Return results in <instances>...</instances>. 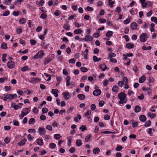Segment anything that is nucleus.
Returning <instances> with one entry per match:
<instances>
[{"instance_id": "1", "label": "nucleus", "mask_w": 157, "mask_h": 157, "mask_svg": "<svg viewBox=\"0 0 157 157\" xmlns=\"http://www.w3.org/2000/svg\"><path fill=\"white\" fill-rule=\"evenodd\" d=\"M44 54L43 51L42 50H40L34 57V59H37L39 58H42L44 56Z\"/></svg>"}, {"instance_id": "2", "label": "nucleus", "mask_w": 157, "mask_h": 157, "mask_svg": "<svg viewBox=\"0 0 157 157\" xmlns=\"http://www.w3.org/2000/svg\"><path fill=\"white\" fill-rule=\"evenodd\" d=\"M148 38V35L146 33H143L140 36V41L141 42H145Z\"/></svg>"}, {"instance_id": "3", "label": "nucleus", "mask_w": 157, "mask_h": 157, "mask_svg": "<svg viewBox=\"0 0 157 157\" xmlns=\"http://www.w3.org/2000/svg\"><path fill=\"white\" fill-rule=\"evenodd\" d=\"M30 112V110L29 108H25L23 109V110L21 112V116L23 117L25 116L28 114Z\"/></svg>"}, {"instance_id": "4", "label": "nucleus", "mask_w": 157, "mask_h": 157, "mask_svg": "<svg viewBox=\"0 0 157 157\" xmlns=\"http://www.w3.org/2000/svg\"><path fill=\"white\" fill-rule=\"evenodd\" d=\"M15 65V63L13 61H9L8 62L7 64V66L9 68H13Z\"/></svg>"}, {"instance_id": "5", "label": "nucleus", "mask_w": 157, "mask_h": 157, "mask_svg": "<svg viewBox=\"0 0 157 157\" xmlns=\"http://www.w3.org/2000/svg\"><path fill=\"white\" fill-rule=\"evenodd\" d=\"M122 80L124 81V89H128L129 88V86H128V78L126 77H123Z\"/></svg>"}, {"instance_id": "6", "label": "nucleus", "mask_w": 157, "mask_h": 157, "mask_svg": "<svg viewBox=\"0 0 157 157\" xmlns=\"http://www.w3.org/2000/svg\"><path fill=\"white\" fill-rule=\"evenodd\" d=\"M85 39V40L86 41H90L93 39V38L92 36L90 35H87L85 36L84 39L82 40Z\"/></svg>"}, {"instance_id": "7", "label": "nucleus", "mask_w": 157, "mask_h": 157, "mask_svg": "<svg viewBox=\"0 0 157 157\" xmlns=\"http://www.w3.org/2000/svg\"><path fill=\"white\" fill-rule=\"evenodd\" d=\"M101 93V91L100 89H97L94 91L93 93V95L95 96L100 95Z\"/></svg>"}, {"instance_id": "8", "label": "nucleus", "mask_w": 157, "mask_h": 157, "mask_svg": "<svg viewBox=\"0 0 157 157\" xmlns=\"http://www.w3.org/2000/svg\"><path fill=\"white\" fill-rule=\"evenodd\" d=\"M52 93L56 97H57L58 96V93H59V91L56 89H53L52 90Z\"/></svg>"}, {"instance_id": "9", "label": "nucleus", "mask_w": 157, "mask_h": 157, "mask_svg": "<svg viewBox=\"0 0 157 157\" xmlns=\"http://www.w3.org/2000/svg\"><path fill=\"white\" fill-rule=\"evenodd\" d=\"M123 56L125 61H128V62L126 63V65L128 66L131 63V60L127 57V56L126 54L123 55Z\"/></svg>"}, {"instance_id": "10", "label": "nucleus", "mask_w": 157, "mask_h": 157, "mask_svg": "<svg viewBox=\"0 0 157 157\" xmlns=\"http://www.w3.org/2000/svg\"><path fill=\"white\" fill-rule=\"evenodd\" d=\"M38 131L40 135H44L46 133V131L44 128H39L38 129Z\"/></svg>"}, {"instance_id": "11", "label": "nucleus", "mask_w": 157, "mask_h": 157, "mask_svg": "<svg viewBox=\"0 0 157 157\" xmlns=\"http://www.w3.org/2000/svg\"><path fill=\"white\" fill-rule=\"evenodd\" d=\"M118 97L120 99H124V98H126V95L124 93L121 92L118 94Z\"/></svg>"}, {"instance_id": "12", "label": "nucleus", "mask_w": 157, "mask_h": 157, "mask_svg": "<svg viewBox=\"0 0 157 157\" xmlns=\"http://www.w3.org/2000/svg\"><path fill=\"white\" fill-rule=\"evenodd\" d=\"M130 27L132 30H135L137 28V24L135 22H133L131 24Z\"/></svg>"}, {"instance_id": "13", "label": "nucleus", "mask_w": 157, "mask_h": 157, "mask_svg": "<svg viewBox=\"0 0 157 157\" xmlns=\"http://www.w3.org/2000/svg\"><path fill=\"white\" fill-rule=\"evenodd\" d=\"M26 141V139H24L18 143V145L19 146H22L25 144Z\"/></svg>"}, {"instance_id": "14", "label": "nucleus", "mask_w": 157, "mask_h": 157, "mask_svg": "<svg viewBox=\"0 0 157 157\" xmlns=\"http://www.w3.org/2000/svg\"><path fill=\"white\" fill-rule=\"evenodd\" d=\"M139 119L141 121L144 122L146 121V117L145 116L142 115L140 116Z\"/></svg>"}, {"instance_id": "15", "label": "nucleus", "mask_w": 157, "mask_h": 157, "mask_svg": "<svg viewBox=\"0 0 157 157\" xmlns=\"http://www.w3.org/2000/svg\"><path fill=\"white\" fill-rule=\"evenodd\" d=\"M146 79V77L144 75H143L139 79V82L140 83H143L145 81Z\"/></svg>"}, {"instance_id": "16", "label": "nucleus", "mask_w": 157, "mask_h": 157, "mask_svg": "<svg viewBox=\"0 0 157 157\" xmlns=\"http://www.w3.org/2000/svg\"><path fill=\"white\" fill-rule=\"evenodd\" d=\"M63 94L64 98L66 100L68 99L70 97L69 93L68 92H64L63 93Z\"/></svg>"}, {"instance_id": "17", "label": "nucleus", "mask_w": 157, "mask_h": 157, "mask_svg": "<svg viewBox=\"0 0 157 157\" xmlns=\"http://www.w3.org/2000/svg\"><path fill=\"white\" fill-rule=\"evenodd\" d=\"M66 79V85L67 86H69L70 85L71 78L69 76H67Z\"/></svg>"}, {"instance_id": "18", "label": "nucleus", "mask_w": 157, "mask_h": 157, "mask_svg": "<svg viewBox=\"0 0 157 157\" xmlns=\"http://www.w3.org/2000/svg\"><path fill=\"white\" fill-rule=\"evenodd\" d=\"M88 53V50H85V51L84 52H82V54H84V58L87 59H88L87 55Z\"/></svg>"}, {"instance_id": "19", "label": "nucleus", "mask_w": 157, "mask_h": 157, "mask_svg": "<svg viewBox=\"0 0 157 157\" xmlns=\"http://www.w3.org/2000/svg\"><path fill=\"white\" fill-rule=\"evenodd\" d=\"M52 61V59L50 57H47L45 59V60L44 61V65H46L47 64L49 63Z\"/></svg>"}, {"instance_id": "20", "label": "nucleus", "mask_w": 157, "mask_h": 157, "mask_svg": "<svg viewBox=\"0 0 157 157\" xmlns=\"http://www.w3.org/2000/svg\"><path fill=\"white\" fill-rule=\"evenodd\" d=\"M126 48L128 49L132 48L134 47L133 44L131 43H128L126 45Z\"/></svg>"}, {"instance_id": "21", "label": "nucleus", "mask_w": 157, "mask_h": 157, "mask_svg": "<svg viewBox=\"0 0 157 157\" xmlns=\"http://www.w3.org/2000/svg\"><path fill=\"white\" fill-rule=\"evenodd\" d=\"M100 152V149L97 147L95 148L93 150V153L95 154H98Z\"/></svg>"}, {"instance_id": "22", "label": "nucleus", "mask_w": 157, "mask_h": 157, "mask_svg": "<svg viewBox=\"0 0 157 157\" xmlns=\"http://www.w3.org/2000/svg\"><path fill=\"white\" fill-rule=\"evenodd\" d=\"M37 144L40 146H42L43 145V141L42 139H38L36 140Z\"/></svg>"}, {"instance_id": "23", "label": "nucleus", "mask_w": 157, "mask_h": 157, "mask_svg": "<svg viewBox=\"0 0 157 157\" xmlns=\"http://www.w3.org/2000/svg\"><path fill=\"white\" fill-rule=\"evenodd\" d=\"M147 115L148 117H150L151 119L155 117L156 116L155 113L151 114V113L150 112L147 113Z\"/></svg>"}, {"instance_id": "24", "label": "nucleus", "mask_w": 157, "mask_h": 157, "mask_svg": "<svg viewBox=\"0 0 157 157\" xmlns=\"http://www.w3.org/2000/svg\"><path fill=\"white\" fill-rule=\"evenodd\" d=\"M83 32L80 29H77L74 30V33L76 34H81Z\"/></svg>"}, {"instance_id": "25", "label": "nucleus", "mask_w": 157, "mask_h": 157, "mask_svg": "<svg viewBox=\"0 0 157 157\" xmlns=\"http://www.w3.org/2000/svg\"><path fill=\"white\" fill-rule=\"evenodd\" d=\"M82 143L81 140H77L76 142V145L78 147H79L82 145Z\"/></svg>"}, {"instance_id": "26", "label": "nucleus", "mask_w": 157, "mask_h": 157, "mask_svg": "<svg viewBox=\"0 0 157 157\" xmlns=\"http://www.w3.org/2000/svg\"><path fill=\"white\" fill-rule=\"evenodd\" d=\"M78 98L81 100H83L85 98V95L82 94H80L78 95Z\"/></svg>"}, {"instance_id": "27", "label": "nucleus", "mask_w": 157, "mask_h": 157, "mask_svg": "<svg viewBox=\"0 0 157 157\" xmlns=\"http://www.w3.org/2000/svg\"><path fill=\"white\" fill-rule=\"evenodd\" d=\"M141 110V107L139 105H136L135 108V111L136 113H138Z\"/></svg>"}, {"instance_id": "28", "label": "nucleus", "mask_w": 157, "mask_h": 157, "mask_svg": "<svg viewBox=\"0 0 157 157\" xmlns=\"http://www.w3.org/2000/svg\"><path fill=\"white\" fill-rule=\"evenodd\" d=\"M151 121L149 120L147 121L145 123L144 126L145 127H148L151 126Z\"/></svg>"}, {"instance_id": "29", "label": "nucleus", "mask_w": 157, "mask_h": 157, "mask_svg": "<svg viewBox=\"0 0 157 157\" xmlns=\"http://www.w3.org/2000/svg\"><path fill=\"white\" fill-rule=\"evenodd\" d=\"M26 19L24 18L20 19L19 20V22L20 24H24L26 22Z\"/></svg>"}, {"instance_id": "30", "label": "nucleus", "mask_w": 157, "mask_h": 157, "mask_svg": "<svg viewBox=\"0 0 157 157\" xmlns=\"http://www.w3.org/2000/svg\"><path fill=\"white\" fill-rule=\"evenodd\" d=\"M1 48L2 49H6L7 48L6 43L5 42L3 43L1 45Z\"/></svg>"}, {"instance_id": "31", "label": "nucleus", "mask_w": 157, "mask_h": 157, "mask_svg": "<svg viewBox=\"0 0 157 157\" xmlns=\"http://www.w3.org/2000/svg\"><path fill=\"white\" fill-rule=\"evenodd\" d=\"M151 4L150 2L148 1L147 2H146L145 3V4L143 5H142V6L143 8L145 7L146 6H151Z\"/></svg>"}, {"instance_id": "32", "label": "nucleus", "mask_w": 157, "mask_h": 157, "mask_svg": "<svg viewBox=\"0 0 157 157\" xmlns=\"http://www.w3.org/2000/svg\"><path fill=\"white\" fill-rule=\"evenodd\" d=\"M127 99L126 98L124 99H120V101L119 102V104H122L127 102Z\"/></svg>"}, {"instance_id": "33", "label": "nucleus", "mask_w": 157, "mask_h": 157, "mask_svg": "<svg viewBox=\"0 0 157 157\" xmlns=\"http://www.w3.org/2000/svg\"><path fill=\"white\" fill-rule=\"evenodd\" d=\"M44 75H45L46 78V80L47 81H50L51 79V77L50 75H49L48 74L44 73Z\"/></svg>"}, {"instance_id": "34", "label": "nucleus", "mask_w": 157, "mask_h": 157, "mask_svg": "<svg viewBox=\"0 0 157 157\" xmlns=\"http://www.w3.org/2000/svg\"><path fill=\"white\" fill-rule=\"evenodd\" d=\"M31 79H32L31 81H30L29 82L31 83H32L36 81H40L41 80L40 79L37 78H31Z\"/></svg>"}, {"instance_id": "35", "label": "nucleus", "mask_w": 157, "mask_h": 157, "mask_svg": "<svg viewBox=\"0 0 157 157\" xmlns=\"http://www.w3.org/2000/svg\"><path fill=\"white\" fill-rule=\"evenodd\" d=\"M100 69H102L103 71H104L107 68V66L105 64L100 65Z\"/></svg>"}, {"instance_id": "36", "label": "nucleus", "mask_w": 157, "mask_h": 157, "mask_svg": "<svg viewBox=\"0 0 157 157\" xmlns=\"http://www.w3.org/2000/svg\"><path fill=\"white\" fill-rule=\"evenodd\" d=\"M35 122V119L34 118H31L29 120V124H33Z\"/></svg>"}, {"instance_id": "37", "label": "nucleus", "mask_w": 157, "mask_h": 157, "mask_svg": "<svg viewBox=\"0 0 157 157\" xmlns=\"http://www.w3.org/2000/svg\"><path fill=\"white\" fill-rule=\"evenodd\" d=\"M113 33L112 31H109L106 33V36L107 37H109L113 35Z\"/></svg>"}, {"instance_id": "38", "label": "nucleus", "mask_w": 157, "mask_h": 157, "mask_svg": "<svg viewBox=\"0 0 157 157\" xmlns=\"http://www.w3.org/2000/svg\"><path fill=\"white\" fill-rule=\"evenodd\" d=\"M118 89L119 88L117 86H114L112 88V90L114 92H116Z\"/></svg>"}, {"instance_id": "39", "label": "nucleus", "mask_w": 157, "mask_h": 157, "mask_svg": "<svg viewBox=\"0 0 157 157\" xmlns=\"http://www.w3.org/2000/svg\"><path fill=\"white\" fill-rule=\"evenodd\" d=\"M124 82L123 80L122 81H120L118 82L117 84L120 87H122L124 84Z\"/></svg>"}, {"instance_id": "40", "label": "nucleus", "mask_w": 157, "mask_h": 157, "mask_svg": "<svg viewBox=\"0 0 157 157\" xmlns=\"http://www.w3.org/2000/svg\"><path fill=\"white\" fill-rule=\"evenodd\" d=\"M80 70L82 72H86L88 70V69L85 67H80Z\"/></svg>"}, {"instance_id": "41", "label": "nucleus", "mask_w": 157, "mask_h": 157, "mask_svg": "<svg viewBox=\"0 0 157 157\" xmlns=\"http://www.w3.org/2000/svg\"><path fill=\"white\" fill-rule=\"evenodd\" d=\"M80 129H81L82 132L84 131V130H87L86 127L85 125H82L81 126L80 128Z\"/></svg>"}, {"instance_id": "42", "label": "nucleus", "mask_w": 157, "mask_h": 157, "mask_svg": "<svg viewBox=\"0 0 157 157\" xmlns=\"http://www.w3.org/2000/svg\"><path fill=\"white\" fill-rule=\"evenodd\" d=\"M10 139L9 137H6L4 140L5 143L6 144H8L10 142Z\"/></svg>"}, {"instance_id": "43", "label": "nucleus", "mask_w": 157, "mask_h": 157, "mask_svg": "<svg viewBox=\"0 0 157 157\" xmlns=\"http://www.w3.org/2000/svg\"><path fill=\"white\" fill-rule=\"evenodd\" d=\"M7 56V55L6 53L3 54L2 57V61L4 62L6 61V57Z\"/></svg>"}, {"instance_id": "44", "label": "nucleus", "mask_w": 157, "mask_h": 157, "mask_svg": "<svg viewBox=\"0 0 157 157\" xmlns=\"http://www.w3.org/2000/svg\"><path fill=\"white\" fill-rule=\"evenodd\" d=\"M109 5L111 6V7H113V5L115 3V2L113 1L112 0H109Z\"/></svg>"}, {"instance_id": "45", "label": "nucleus", "mask_w": 157, "mask_h": 157, "mask_svg": "<svg viewBox=\"0 0 157 157\" xmlns=\"http://www.w3.org/2000/svg\"><path fill=\"white\" fill-rule=\"evenodd\" d=\"M152 129L151 128H150L147 129L148 133L150 135V136H152Z\"/></svg>"}, {"instance_id": "46", "label": "nucleus", "mask_w": 157, "mask_h": 157, "mask_svg": "<svg viewBox=\"0 0 157 157\" xmlns=\"http://www.w3.org/2000/svg\"><path fill=\"white\" fill-rule=\"evenodd\" d=\"M116 55L115 53H111L109 54V57L108 58V59H109V58H112L113 57H115Z\"/></svg>"}, {"instance_id": "47", "label": "nucleus", "mask_w": 157, "mask_h": 157, "mask_svg": "<svg viewBox=\"0 0 157 157\" xmlns=\"http://www.w3.org/2000/svg\"><path fill=\"white\" fill-rule=\"evenodd\" d=\"M151 21L157 24V18L153 17H151Z\"/></svg>"}, {"instance_id": "48", "label": "nucleus", "mask_w": 157, "mask_h": 157, "mask_svg": "<svg viewBox=\"0 0 157 157\" xmlns=\"http://www.w3.org/2000/svg\"><path fill=\"white\" fill-rule=\"evenodd\" d=\"M54 137L56 140H58L61 137V136L59 134H55L54 135Z\"/></svg>"}, {"instance_id": "49", "label": "nucleus", "mask_w": 157, "mask_h": 157, "mask_svg": "<svg viewBox=\"0 0 157 157\" xmlns=\"http://www.w3.org/2000/svg\"><path fill=\"white\" fill-rule=\"evenodd\" d=\"M13 124L16 126H18L19 125V122L18 121L15 120H13Z\"/></svg>"}, {"instance_id": "50", "label": "nucleus", "mask_w": 157, "mask_h": 157, "mask_svg": "<svg viewBox=\"0 0 157 157\" xmlns=\"http://www.w3.org/2000/svg\"><path fill=\"white\" fill-rule=\"evenodd\" d=\"M91 136V135L90 134H89L88 136H86L85 139V141L88 142L89 141L90 138Z\"/></svg>"}, {"instance_id": "51", "label": "nucleus", "mask_w": 157, "mask_h": 157, "mask_svg": "<svg viewBox=\"0 0 157 157\" xmlns=\"http://www.w3.org/2000/svg\"><path fill=\"white\" fill-rule=\"evenodd\" d=\"M110 116L108 114L105 115L104 117V119L106 120H108L110 119Z\"/></svg>"}, {"instance_id": "52", "label": "nucleus", "mask_w": 157, "mask_h": 157, "mask_svg": "<svg viewBox=\"0 0 157 157\" xmlns=\"http://www.w3.org/2000/svg\"><path fill=\"white\" fill-rule=\"evenodd\" d=\"M56 145L54 143H51L49 144V147L51 148H54L55 147Z\"/></svg>"}, {"instance_id": "53", "label": "nucleus", "mask_w": 157, "mask_h": 157, "mask_svg": "<svg viewBox=\"0 0 157 157\" xmlns=\"http://www.w3.org/2000/svg\"><path fill=\"white\" fill-rule=\"evenodd\" d=\"M48 111V109L46 108H43L42 109V113L44 114L47 113Z\"/></svg>"}, {"instance_id": "54", "label": "nucleus", "mask_w": 157, "mask_h": 157, "mask_svg": "<svg viewBox=\"0 0 157 157\" xmlns=\"http://www.w3.org/2000/svg\"><path fill=\"white\" fill-rule=\"evenodd\" d=\"M36 130L34 129H33V128L29 129L28 130V132L29 133L33 132V133H34L36 132Z\"/></svg>"}, {"instance_id": "55", "label": "nucleus", "mask_w": 157, "mask_h": 157, "mask_svg": "<svg viewBox=\"0 0 157 157\" xmlns=\"http://www.w3.org/2000/svg\"><path fill=\"white\" fill-rule=\"evenodd\" d=\"M16 30L18 34H21L22 32V29L20 28H16Z\"/></svg>"}, {"instance_id": "56", "label": "nucleus", "mask_w": 157, "mask_h": 157, "mask_svg": "<svg viewBox=\"0 0 157 157\" xmlns=\"http://www.w3.org/2000/svg\"><path fill=\"white\" fill-rule=\"evenodd\" d=\"M63 27L64 29L67 30H68L70 29V26L67 25H64Z\"/></svg>"}, {"instance_id": "57", "label": "nucleus", "mask_w": 157, "mask_h": 157, "mask_svg": "<svg viewBox=\"0 0 157 157\" xmlns=\"http://www.w3.org/2000/svg\"><path fill=\"white\" fill-rule=\"evenodd\" d=\"M47 16L45 13H42L40 16V17L42 19H45L47 17Z\"/></svg>"}, {"instance_id": "58", "label": "nucleus", "mask_w": 157, "mask_h": 157, "mask_svg": "<svg viewBox=\"0 0 157 157\" xmlns=\"http://www.w3.org/2000/svg\"><path fill=\"white\" fill-rule=\"evenodd\" d=\"M28 69V67L27 66H25L21 69V70L22 71H25L27 70Z\"/></svg>"}, {"instance_id": "59", "label": "nucleus", "mask_w": 157, "mask_h": 157, "mask_svg": "<svg viewBox=\"0 0 157 157\" xmlns=\"http://www.w3.org/2000/svg\"><path fill=\"white\" fill-rule=\"evenodd\" d=\"M85 10L86 11H90L93 10V9L91 7H90L89 6H88L86 8Z\"/></svg>"}, {"instance_id": "60", "label": "nucleus", "mask_w": 157, "mask_h": 157, "mask_svg": "<svg viewBox=\"0 0 157 157\" xmlns=\"http://www.w3.org/2000/svg\"><path fill=\"white\" fill-rule=\"evenodd\" d=\"M40 119L42 121H44L46 120V117L45 115H41L40 117Z\"/></svg>"}, {"instance_id": "61", "label": "nucleus", "mask_w": 157, "mask_h": 157, "mask_svg": "<svg viewBox=\"0 0 157 157\" xmlns=\"http://www.w3.org/2000/svg\"><path fill=\"white\" fill-rule=\"evenodd\" d=\"M130 22V20L129 18H127L124 21V23L125 24H127Z\"/></svg>"}, {"instance_id": "62", "label": "nucleus", "mask_w": 157, "mask_h": 157, "mask_svg": "<svg viewBox=\"0 0 157 157\" xmlns=\"http://www.w3.org/2000/svg\"><path fill=\"white\" fill-rule=\"evenodd\" d=\"M38 109H37V107H35L34 108L33 112L34 113H37L38 112Z\"/></svg>"}, {"instance_id": "63", "label": "nucleus", "mask_w": 157, "mask_h": 157, "mask_svg": "<svg viewBox=\"0 0 157 157\" xmlns=\"http://www.w3.org/2000/svg\"><path fill=\"white\" fill-rule=\"evenodd\" d=\"M44 0H40V1L39 2V6H42L44 3Z\"/></svg>"}, {"instance_id": "64", "label": "nucleus", "mask_w": 157, "mask_h": 157, "mask_svg": "<svg viewBox=\"0 0 157 157\" xmlns=\"http://www.w3.org/2000/svg\"><path fill=\"white\" fill-rule=\"evenodd\" d=\"M60 13V12L58 10H56L54 12V14L56 16H59Z\"/></svg>"}]
</instances>
